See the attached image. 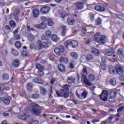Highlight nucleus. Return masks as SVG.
I'll list each match as a JSON object with an SVG mask.
<instances>
[{
  "label": "nucleus",
  "instance_id": "1",
  "mask_svg": "<svg viewBox=\"0 0 124 124\" xmlns=\"http://www.w3.org/2000/svg\"><path fill=\"white\" fill-rule=\"evenodd\" d=\"M70 88V86L68 84H66L63 86V89H61L60 92L56 91V94L58 97H65V98H68L69 96V93H68V90Z\"/></svg>",
  "mask_w": 124,
  "mask_h": 124
},
{
  "label": "nucleus",
  "instance_id": "2",
  "mask_svg": "<svg viewBox=\"0 0 124 124\" xmlns=\"http://www.w3.org/2000/svg\"><path fill=\"white\" fill-rule=\"evenodd\" d=\"M81 75V81L84 82L86 85H87L88 86H91V85H93L92 82H90L87 79V76L88 75V70H87V66H85L83 67L82 69V71H81L80 73Z\"/></svg>",
  "mask_w": 124,
  "mask_h": 124
},
{
  "label": "nucleus",
  "instance_id": "3",
  "mask_svg": "<svg viewBox=\"0 0 124 124\" xmlns=\"http://www.w3.org/2000/svg\"><path fill=\"white\" fill-rule=\"evenodd\" d=\"M49 44L51 45L52 44V41L51 40L47 39L45 42H41V40H38L36 43L37 49L38 50H41L42 48H48Z\"/></svg>",
  "mask_w": 124,
  "mask_h": 124
},
{
  "label": "nucleus",
  "instance_id": "4",
  "mask_svg": "<svg viewBox=\"0 0 124 124\" xmlns=\"http://www.w3.org/2000/svg\"><path fill=\"white\" fill-rule=\"evenodd\" d=\"M30 107L31 108V113L32 115L38 116L40 114V109H39L40 106L39 105L34 103H32L30 104Z\"/></svg>",
  "mask_w": 124,
  "mask_h": 124
},
{
  "label": "nucleus",
  "instance_id": "5",
  "mask_svg": "<svg viewBox=\"0 0 124 124\" xmlns=\"http://www.w3.org/2000/svg\"><path fill=\"white\" fill-rule=\"evenodd\" d=\"M94 38L95 41H96V42H98V43L103 44L104 43V39H105V36H101L100 33L97 32L95 34Z\"/></svg>",
  "mask_w": 124,
  "mask_h": 124
},
{
  "label": "nucleus",
  "instance_id": "6",
  "mask_svg": "<svg viewBox=\"0 0 124 124\" xmlns=\"http://www.w3.org/2000/svg\"><path fill=\"white\" fill-rule=\"evenodd\" d=\"M117 93H118V90L117 89H113L110 92V96L108 99L109 102L113 103L115 102V98H116Z\"/></svg>",
  "mask_w": 124,
  "mask_h": 124
},
{
  "label": "nucleus",
  "instance_id": "7",
  "mask_svg": "<svg viewBox=\"0 0 124 124\" xmlns=\"http://www.w3.org/2000/svg\"><path fill=\"white\" fill-rule=\"evenodd\" d=\"M54 52L57 56H60L61 54H62L64 52V48L63 46H60L58 47H56L54 49Z\"/></svg>",
  "mask_w": 124,
  "mask_h": 124
},
{
  "label": "nucleus",
  "instance_id": "8",
  "mask_svg": "<svg viewBox=\"0 0 124 124\" xmlns=\"http://www.w3.org/2000/svg\"><path fill=\"white\" fill-rule=\"evenodd\" d=\"M100 97L103 101H107L108 98V92L106 90H103L100 95Z\"/></svg>",
  "mask_w": 124,
  "mask_h": 124
},
{
  "label": "nucleus",
  "instance_id": "9",
  "mask_svg": "<svg viewBox=\"0 0 124 124\" xmlns=\"http://www.w3.org/2000/svg\"><path fill=\"white\" fill-rule=\"evenodd\" d=\"M77 97L79 98V99H85L87 96H88V92L86 90H84L81 95H79V94L76 93Z\"/></svg>",
  "mask_w": 124,
  "mask_h": 124
},
{
  "label": "nucleus",
  "instance_id": "10",
  "mask_svg": "<svg viewBox=\"0 0 124 124\" xmlns=\"http://www.w3.org/2000/svg\"><path fill=\"white\" fill-rule=\"evenodd\" d=\"M116 73L119 74V75H122V74H124V69L119 64L116 65Z\"/></svg>",
  "mask_w": 124,
  "mask_h": 124
},
{
  "label": "nucleus",
  "instance_id": "11",
  "mask_svg": "<svg viewBox=\"0 0 124 124\" xmlns=\"http://www.w3.org/2000/svg\"><path fill=\"white\" fill-rule=\"evenodd\" d=\"M40 11L41 13H43L44 14H46L48 13L50 11V7L49 6H45L41 8L40 9Z\"/></svg>",
  "mask_w": 124,
  "mask_h": 124
},
{
  "label": "nucleus",
  "instance_id": "12",
  "mask_svg": "<svg viewBox=\"0 0 124 124\" xmlns=\"http://www.w3.org/2000/svg\"><path fill=\"white\" fill-rule=\"evenodd\" d=\"M20 64V61L18 59L14 60L12 62V65L14 67H18Z\"/></svg>",
  "mask_w": 124,
  "mask_h": 124
},
{
  "label": "nucleus",
  "instance_id": "13",
  "mask_svg": "<svg viewBox=\"0 0 124 124\" xmlns=\"http://www.w3.org/2000/svg\"><path fill=\"white\" fill-rule=\"evenodd\" d=\"M35 27L37 29H41L42 30H44V29H45L46 27H47V23H45V22H42L38 25H36Z\"/></svg>",
  "mask_w": 124,
  "mask_h": 124
},
{
  "label": "nucleus",
  "instance_id": "14",
  "mask_svg": "<svg viewBox=\"0 0 124 124\" xmlns=\"http://www.w3.org/2000/svg\"><path fill=\"white\" fill-rule=\"evenodd\" d=\"M114 53V51L113 48H108L105 50V54L107 56H112Z\"/></svg>",
  "mask_w": 124,
  "mask_h": 124
},
{
  "label": "nucleus",
  "instance_id": "15",
  "mask_svg": "<svg viewBox=\"0 0 124 124\" xmlns=\"http://www.w3.org/2000/svg\"><path fill=\"white\" fill-rule=\"evenodd\" d=\"M67 82L68 84H74L75 83V78L68 77L67 78Z\"/></svg>",
  "mask_w": 124,
  "mask_h": 124
},
{
  "label": "nucleus",
  "instance_id": "16",
  "mask_svg": "<svg viewBox=\"0 0 124 124\" xmlns=\"http://www.w3.org/2000/svg\"><path fill=\"white\" fill-rule=\"evenodd\" d=\"M91 52H92V53L94 54V55H95V56H99V55H100L99 50H98L96 48H95L94 47H92Z\"/></svg>",
  "mask_w": 124,
  "mask_h": 124
},
{
  "label": "nucleus",
  "instance_id": "17",
  "mask_svg": "<svg viewBox=\"0 0 124 124\" xmlns=\"http://www.w3.org/2000/svg\"><path fill=\"white\" fill-rule=\"evenodd\" d=\"M94 9L95 10H96V11H99V12H104L106 10L105 8L98 5L95 6Z\"/></svg>",
  "mask_w": 124,
  "mask_h": 124
},
{
  "label": "nucleus",
  "instance_id": "18",
  "mask_svg": "<svg viewBox=\"0 0 124 124\" xmlns=\"http://www.w3.org/2000/svg\"><path fill=\"white\" fill-rule=\"evenodd\" d=\"M33 17L34 18H37L39 16V10L35 9L32 11Z\"/></svg>",
  "mask_w": 124,
  "mask_h": 124
},
{
  "label": "nucleus",
  "instance_id": "19",
  "mask_svg": "<svg viewBox=\"0 0 124 124\" xmlns=\"http://www.w3.org/2000/svg\"><path fill=\"white\" fill-rule=\"evenodd\" d=\"M109 72L110 73V74H111V75H115V74H116V66H112L111 67L109 68Z\"/></svg>",
  "mask_w": 124,
  "mask_h": 124
},
{
  "label": "nucleus",
  "instance_id": "20",
  "mask_svg": "<svg viewBox=\"0 0 124 124\" xmlns=\"http://www.w3.org/2000/svg\"><path fill=\"white\" fill-rule=\"evenodd\" d=\"M2 101L6 105H8L10 103V99L8 97H4L2 98Z\"/></svg>",
  "mask_w": 124,
  "mask_h": 124
},
{
  "label": "nucleus",
  "instance_id": "21",
  "mask_svg": "<svg viewBox=\"0 0 124 124\" xmlns=\"http://www.w3.org/2000/svg\"><path fill=\"white\" fill-rule=\"evenodd\" d=\"M58 69L61 72H64L65 71V66L62 64L58 65Z\"/></svg>",
  "mask_w": 124,
  "mask_h": 124
},
{
  "label": "nucleus",
  "instance_id": "22",
  "mask_svg": "<svg viewBox=\"0 0 124 124\" xmlns=\"http://www.w3.org/2000/svg\"><path fill=\"white\" fill-rule=\"evenodd\" d=\"M94 79H95V77H94L93 74L89 75L88 80L89 81L90 83H92V82L94 81Z\"/></svg>",
  "mask_w": 124,
  "mask_h": 124
},
{
  "label": "nucleus",
  "instance_id": "23",
  "mask_svg": "<svg viewBox=\"0 0 124 124\" xmlns=\"http://www.w3.org/2000/svg\"><path fill=\"white\" fill-rule=\"evenodd\" d=\"M71 44L73 48H76L78 46V42L75 40H71Z\"/></svg>",
  "mask_w": 124,
  "mask_h": 124
},
{
  "label": "nucleus",
  "instance_id": "24",
  "mask_svg": "<svg viewBox=\"0 0 124 124\" xmlns=\"http://www.w3.org/2000/svg\"><path fill=\"white\" fill-rule=\"evenodd\" d=\"M40 90L41 91V93L43 95H45V94L47 93V90H46L45 88L43 87H40Z\"/></svg>",
  "mask_w": 124,
  "mask_h": 124
},
{
  "label": "nucleus",
  "instance_id": "25",
  "mask_svg": "<svg viewBox=\"0 0 124 124\" xmlns=\"http://www.w3.org/2000/svg\"><path fill=\"white\" fill-rule=\"evenodd\" d=\"M36 68H37V69H38V70H44V69H45L44 66L42 65L39 63H37L36 64Z\"/></svg>",
  "mask_w": 124,
  "mask_h": 124
},
{
  "label": "nucleus",
  "instance_id": "26",
  "mask_svg": "<svg viewBox=\"0 0 124 124\" xmlns=\"http://www.w3.org/2000/svg\"><path fill=\"white\" fill-rule=\"evenodd\" d=\"M35 38V37L32 34L30 33L28 34V39L30 40V41H33V40H34Z\"/></svg>",
  "mask_w": 124,
  "mask_h": 124
},
{
  "label": "nucleus",
  "instance_id": "27",
  "mask_svg": "<svg viewBox=\"0 0 124 124\" xmlns=\"http://www.w3.org/2000/svg\"><path fill=\"white\" fill-rule=\"evenodd\" d=\"M60 62H65V63H67L68 62V59L66 57H62L60 60Z\"/></svg>",
  "mask_w": 124,
  "mask_h": 124
},
{
  "label": "nucleus",
  "instance_id": "28",
  "mask_svg": "<svg viewBox=\"0 0 124 124\" xmlns=\"http://www.w3.org/2000/svg\"><path fill=\"white\" fill-rule=\"evenodd\" d=\"M31 117V114L28 113H24L22 115V118H21L22 120H27L28 118Z\"/></svg>",
  "mask_w": 124,
  "mask_h": 124
},
{
  "label": "nucleus",
  "instance_id": "29",
  "mask_svg": "<svg viewBox=\"0 0 124 124\" xmlns=\"http://www.w3.org/2000/svg\"><path fill=\"white\" fill-rule=\"evenodd\" d=\"M20 38H21V37L20 36L19 34H15V36H14V38L11 39L10 41H13L14 40H18L19 39H20Z\"/></svg>",
  "mask_w": 124,
  "mask_h": 124
},
{
  "label": "nucleus",
  "instance_id": "30",
  "mask_svg": "<svg viewBox=\"0 0 124 124\" xmlns=\"http://www.w3.org/2000/svg\"><path fill=\"white\" fill-rule=\"evenodd\" d=\"M70 55L73 59H75V60H77V59H78V54L75 52H71L70 53Z\"/></svg>",
  "mask_w": 124,
  "mask_h": 124
},
{
  "label": "nucleus",
  "instance_id": "31",
  "mask_svg": "<svg viewBox=\"0 0 124 124\" xmlns=\"http://www.w3.org/2000/svg\"><path fill=\"white\" fill-rule=\"evenodd\" d=\"M9 25L11 27V28H16V22L14 20H11L9 22Z\"/></svg>",
  "mask_w": 124,
  "mask_h": 124
},
{
  "label": "nucleus",
  "instance_id": "32",
  "mask_svg": "<svg viewBox=\"0 0 124 124\" xmlns=\"http://www.w3.org/2000/svg\"><path fill=\"white\" fill-rule=\"evenodd\" d=\"M117 83V81H116V79L114 78H111L109 80V84L112 85V86H115Z\"/></svg>",
  "mask_w": 124,
  "mask_h": 124
},
{
  "label": "nucleus",
  "instance_id": "33",
  "mask_svg": "<svg viewBox=\"0 0 124 124\" xmlns=\"http://www.w3.org/2000/svg\"><path fill=\"white\" fill-rule=\"evenodd\" d=\"M71 45V40H68L65 42V47L68 48Z\"/></svg>",
  "mask_w": 124,
  "mask_h": 124
},
{
  "label": "nucleus",
  "instance_id": "34",
  "mask_svg": "<svg viewBox=\"0 0 124 124\" xmlns=\"http://www.w3.org/2000/svg\"><path fill=\"white\" fill-rule=\"evenodd\" d=\"M47 24L50 27H52V26L54 25V22H53V20H52V19L48 18Z\"/></svg>",
  "mask_w": 124,
  "mask_h": 124
},
{
  "label": "nucleus",
  "instance_id": "35",
  "mask_svg": "<svg viewBox=\"0 0 124 124\" xmlns=\"http://www.w3.org/2000/svg\"><path fill=\"white\" fill-rule=\"evenodd\" d=\"M51 39H52V41H54V42H57V41H58V36H57V35H56V34L52 35Z\"/></svg>",
  "mask_w": 124,
  "mask_h": 124
},
{
  "label": "nucleus",
  "instance_id": "36",
  "mask_svg": "<svg viewBox=\"0 0 124 124\" xmlns=\"http://www.w3.org/2000/svg\"><path fill=\"white\" fill-rule=\"evenodd\" d=\"M77 9H81L83 8V3L79 2L76 4Z\"/></svg>",
  "mask_w": 124,
  "mask_h": 124
},
{
  "label": "nucleus",
  "instance_id": "37",
  "mask_svg": "<svg viewBox=\"0 0 124 124\" xmlns=\"http://www.w3.org/2000/svg\"><path fill=\"white\" fill-rule=\"evenodd\" d=\"M46 35L47 37H48V38H50L51 36H52V32L50 31L47 30L46 31Z\"/></svg>",
  "mask_w": 124,
  "mask_h": 124
},
{
  "label": "nucleus",
  "instance_id": "38",
  "mask_svg": "<svg viewBox=\"0 0 124 124\" xmlns=\"http://www.w3.org/2000/svg\"><path fill=\"white\" fill-rule=\"evenodd\" d=\"M86 59L87 60V61H92V60L93 59V56L92 54H88Z\"/></svg>",
  "mask_w": 124,
  "mask_h": 124
},
{
  "label": "nucleus",
  "instance_id": "39",
  "mask_svg": "<svg viewBox=\"0 0 124 124\" xmlns=\"http://www.w3.org/2000/svg\"><path fill=\"white\" fill-rule=\"evenodd\" d=\"M66 34V27L63 26L62 30V35H63V36H64Z\"/></svg>",
  "mask_w": 124,
  "mask_h": 124
},
{
  "label": "nucleus",
  "instance_id": "40",
  "mask_svg": "<svg viewBox=\"0 0 124 124\" xmlns=\"http://www.w3.org/2000/svg\"><path fill=\"white\" fill-rule=\"evenodd\" d=\"M32 87H33L32 84L31 83H29L27 84V89L28 91H31V90L32 89Z\"/></svg>",
  "mask_w": 124,
  "mask_h": 124
},
{
  "label": "nucleus",
  "instance_id": "41",
  "mask_svg": "<svg viewBox=\"0 0 124 124\" xmlns=\"http://www.w3.org/2000/svg\"><path fill=\"white\" fill-rule=\"evenodd\" d=\"M67 23L69 25H73L75 21L74 19H71L70 18H68L67 19Z\"/></svg>",
  "mask_w": 124,
  "mask_h": 124
},
{
  "label": "nucleus",
  "instance_id": "42",
  "mask_svg": "<svg viewBox=\"0 0 124 124\" xmlns=\"http://www.w3.org/2000/svg\"><path fill=\"white\" fill-rule=\"evenodd\" d=\"M3 80H8L9 79V75L7 74H4L2 75Z\"/></svg>",
  "mask_w": 124,
  "mask_h": 124
},
{
  "label": "nucleus",
  "instance_id": "43",
  "mask_svg": "<svg viewBox=\"0 0 124 124\" xmlns=\"http://www.w3.org/2000/svg\"><path fill=\"white\" fill-rule=\"evenodd\" d=\"M30 49H31V50H34L35 49H37V47H36L35 45H34V44L33 43H31L30 44Z\"/></svg>",
  "mask_w": 124,
  "mask_h": 124
},
{
  "label": "nucleus",
  "instance_id": "44",
  "mask_svg": "<svg viewBox=\"0 0 124 124\" xmlns=\"http://www.w3.org/2000/svg\"><path fill=\"white\" fill-rule=\"evenodd\" d=\"M12 54L13 55V56H16L17 55H18L19 52H18V51L13 49L12 51Z\"/></svg>",
  "mask_w": 124,
  "mask_h": 124
},
{
  "label": "nucleus",
  "instance_id": "45",
  "mask_svg": "<svg viewBox=\"0 0 124 124\" xmlns=\"http://www.w3.org/2000/svg\"><path fill=\"white\" fill-rule=\"evenodd\" d=\"M96 25H100L101 24V19L100 17H98L97 19L95 20Z\"/></svg>",
  "mask_w": 124,
  "mask_h": 124
},
{
  "label": "nucleus",
  "instance_id": "46",
  "mask_svg": "<svg viewBox=\"0 0 124 124\" xmlns=\"http://www.w3.org/2000/svg\"><path fill=\"white\" fill-rule=\"evenodd\" d=\"M15 46L16 48H17L18 49H19V48L21 47V43H20V42H16L15 43Z\"/></svg>",
  "mask_w": 124,
  "mask_h": 124
},
{
  "label": "nucleus",
  "instance_id": "47",
  "mask_svg": "<svg viewBox=\"0 0 124 124\" xmlns=\"http://www.w3.org/2000/svg\"><path fill=\"white\" fill-rule=\"evenodd\" d=\"M101 67L103 70H105L106 69V64L104 63H102L101 64Z\"/></svg>",
  "mask_w": 124,
  "mask_h": 124
},
{
  "label": "nucleus",
  "instance_id": "48",
  "mask_svg": "<svg viewBox=\"0 0 124 124\" xmlns=\"http://www.w3.org/2000/svg\"><path fill=\"white\" fill-rule=\"evenodd\" d=\"M117 54L118 55H119V56H122V55H123V50L122 49V48H120L119 49H118V50L117 51Z\"/></svg>",
  "mask_w": 124,
  "mask_h": 124
},
{
  "label": "nucleus",
  "instance_id": "49",
  "mask_svg": "<svg viewBox=\"0 0 124 124\" xmlns=\"http://www.w3.org/2000/svg\"><path fill=\"white\" fill-rule=\"evenodd\" d=\"M38 75L39 76H43L44 73H43V70H39L38 71Z\"/></svg>",
  "mask_w": 124,
  "mask_h": 124
},
{
  "label": "nucleus",
  "instance_id": "50",
  "mask_svg": "<svg viewBox=\"0 0 124 124\" xmlns=\"http://www.w3.org/2000/svg\"><path fill=\"white\" fill-rule=\"evenodd\" d=\"M29 124H39V123L37 121H31L29 123Z\"/></svg>",
  "mask_w": 124,
  "mask_h": 124
},
{
  "label": "nucleus",
  "instance_id": "51",
  "mask_svg": "<svg viewBox=\"0 0 124 124\" xmlns=\"http://www.w3.org/2000/svg\"><path fill=\"white\" fill-rule=\"evenodd\" d=\"M39 97V94H32V98H38Z\"/></svg>",
  "mask_w": 124,
  "mask_h": 124
},
{
  "label": "nucleus",
  "instance_id": "52",
  "mask_svg": "<svg viewBox=\"0 0 124 124\" xmlns=\"http://www.w3.org/2000/svg\"><path fill=\"white\" fill-rule=\"evenodd\" d=\"M41 19L42 21H43V22H46V21L48 22V18H47L45 16H42V17H41Z\"/></svg>",
  "mask_w": 124,
  "mask_h": 124
},
{
  "label": "nucleus",
  "instance_id": "53",
  "mask_svg": "<svg viewBox=\"0 0 124 124\" xmlns=\"http://www.w3.org/2000/svg\"><path fill=\"white\" fill-rule=\"evenodd\" d=\"M89 15H90V17L91 21H94V16H93V15L92 13H90Z\"/></svg>",
  "mask_w": 124,
  "mask_h": 124
},
{
  "label": "nucleus",
  "instance_id": "54",
  "mask_svg": "<svg viewBox=\"0 0 124 124\" xmlns=\"http://www.w3.org/2000/svg\"><path fill=\"white\" fill-rule=\"evenodd\" d=\"M21 55L23 57H27V56H28V52H27V51H22Z\"/></svg>",
  "mask_w": 124,
  "mask_h": 124
},
{
  "label": "nucleus",
  "instance_id": "55",
  "mask_svg": "<svg viewBox=\"0 0 124 124\" xmlns=\"http://www.w3.org/2000/svg\"><path fill=\"white\" fill-rule=\"evenodd\" d=\"M56 81V78H52L50 80V83L51 85H54V83H55Z\"/></svg>",
  "mask_w": 124,
  "mask_h": 124
},
{
  "label": "nucleus",
  "instance_id": "56",
  "mask_svg": "<svg viewBox=\"0 0 124 124\" xmlns=\"http://www.w3.org/2000/svg\"><path fill=\"white\" fill-rule=\"evenodd\" d=\"M123 110H124V106H122L121 107L117 109V112H118V113H119V112H122V111H123Z\"/></svg>",
  "mask_w": 124,
  "mask_h": 124
},
{
  "label": "nucleus",
  "instance_id": "57",
  "mask_svg": "<svg viewBox=\"0 0 124 124\" xmlns=\"http://www.w3.org/2000/svg\"><path fill=\"white\" fill-rule=\"evenodd\" d=\"M114 116L115 115H111L110 116V117H108V122H111V121H112V119H114Z\"/></svg>",
  "mask_w": 124,
  "mask_h": 124
},
{
  "label": "nucleus",
  "instance_id": "58",
  "mask_svg": "<svg viewBox=\"0 0 124 124\" xmlns=\"http://www.w3.org/2000/svg\"><path fill=\"white\" fill-rule=\"evenodd\" d=\"M27 31H33V28H31V26L28 25L27 26Z\"/></svg>",
  "mask_w": 124,
  "mask_h": 124
},
{
  "label": "nucleus",
  "instance_id": "59",
  "mask_svg": "<svg viewBox=\"0 0 124 124\" xmlns=\"http://www.w3.org/2000/svg\"><path fill=\"white\" fill-rule=\"evenodd\" d=\"M2 55H4V56L7 55V50L6 49H4L2 51Z\"/></svg>",
  "mask_w": 124,
  "mask_h": 124
},
{
  "label": "nucleus",
  "instance_id": "60",
  "mask_svg": "<svg viewBox=\"0 0 124 124\" xmlns=\"http://www.w3.org/2000/svg\"><path fill=\"white\" fill-rule=\"evenodd\" d=\"M120 79L121 80V81H124V74H122V75H120Z\"/></svg>",
  "mask_w": 124,
  "mask_h": 124
},
{
  "label": "nucleus",
  "instance_id": "61",
  "mask_svg": "<svg viewBox=\"0 0 124 124\" xmlns=\"http://www.w3.org/2000/svg\"><path fill=\"white\" fill-rule=\"evenodd\" d=\"M38 83L43 84H44V81H43V80L42 79H38Z\"/></svg>",
  "mask_w": 124,
  "mask_h": 124
},
{
  "label": "nucleus",
  "instance_id": "62",
  "mask_svg": "<svg viewBox=\"0 0 124 124\" xmlns=\"http://www.w3.org/2000/svg\"><path fill=\"white\" fill-rule=\"evenodd\" d=\"M99 122H100V120H99V119H98V120L94 119V120H92V123H93V124H94V123H99Z\"/></svg>",
  "mask_w": 124,
  "mask_h": 124
},
{
  "label": "nucleus",
  "instance_id": "63",
  "mask_svg": "<svg viewBox=\"0 0 124 124\" xmlns=\"http://www.w3.org/2000/svg\"><path fill=\"white\" fill-rule=\"evenodd\" d=\"M52 0H43V2H46V3H49Z\"/></svg>",
  "mask_w": 124,
  "mask_h": 124
},
{
  "label": "nucleus",
  "instance_id": "64",
  "mask_svg": "<svg viewBox=\"0 0 124 124\" xmlns=\"http://www.w3.org/2000/svg\"><path fill=\"white\" fill-rule=\"evenodd\" d=\"M106 62V58L105 57H102V62L104 63Z\"/></svg>",
  "mask_w": 124,
  "mask_h": 124
}]
</instances>
